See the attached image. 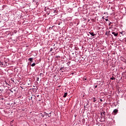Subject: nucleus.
Instances as JSON below:
<instances>
[{
  "label": "nucleus",
  "mask_w": 126,
  "mask_h": 126,
  "mask_svg": "<svg viewBox=\"0 0 126 126\" xmlns=\"http://www.w3.org/2000/svg\"><path fill=\"white\" fill-rule=\"evenodd\" d=\"M112 34H113V35H114V36H115V37H117V36L119 35V33H118V32H112Z\"/></svg>",
  "instance_id": "1"
},
{
  "label": "nucleus",
  "mask_w": 126,
  "mask_h": 126,
  "mask_svg": "<svg viewBox=\"0 0 126 126\" xmlns=\"http://www.w3.org/2000/svg\"><path fill=\"white\" fill-rule=\"evenodd\" d=\"M33 60H34V59L33 58H30L29 59V61H30V62H31V63H32V62H33Z\"/></svg>",
  "instance_id": "2"
},
{
  "label": "nucleus",
  "mask_w": 126,
  "mask_h": 126,
  "mask_svg": "<svg viewBox=\"0 0 126 126\" xmlns=\"http://www.w3.org/2000/svg\"><path fill=\"white\" fill-rule=\"evenodd\" d=\"M89 34H90V35H91V36H95V35H96V34H94V32H89Z\"/></svg>",
  "instance_id": "3"
},
{
  "label": "nucleus",
  "mask_w": 126,
  "mask_h": 126,
  "mask_svg": "<svg viewBox=\"0 0 126 126\" xmlns=\"http://www.w3.org/2000/svg\"><path fill=\"white\" fill-rule=\"evenodd\" d=\"M67 96V93H65L64 94V95H63V97H64V98H65V97H66Z\"/></svg>",
  "instance_id": "4"
},
{
  "label": "nucleus",
  "mask_w": 126,
  "mask_h": 126,
  "mask_svg": "<svg viewBox=\"0 0 126 126\" xmlns=\"http://www.w3.org/2000/svg\"><path fill=\"white\" fill-rule=\"evenodd\" d=\"M110 79L111 80H115L116 79V78L115 77H114V76H112L111 78H110Z\"/></svg>",
  "instance_id": "5"
},
{
  "label": "nucleus",
  "mask_w": 126,
  "mask_h": 126,
  "mask_svg": "<svg viewBox=\"0 0 126 126\" xmlns=\"http://www.w3.org/2000/svg\"><path fill=\"white\" fill-rule=\"evenodd\" d=\"M113 112H114V113H115V114H116V113H118V110L114 109Z\"/></svg>",
  "instance_id": "6"
},
{
  "label": "nucleus",
  "mask_w": 126,
  "mask_h": 126,
  "mask_svg": "<svg viewBox=\"0 0 126 126\" xmlns=\"http://www.w3.org/2000/svg\"><path fill=\"white\" fill-rule=\"evenodd\" d=\"M35 65H36V64L35 63H33L32 64L31 66H35Z\"/></svg>",
  "instance_id": "7"
},
{
  "label": "nucleus",
  "mask_w": 126,
  "mask_h": 126,
  "mask_svg": "<svg viewBox=\"0 0 126 126\" xmlns=\"http://www.w3.org/2000/svg\"><path fill=\"white\" fill-rule=\"evenodd\" d=\"M83 80L84 81H85L86 80H87V78H83Z\"/></svg>",
  "instance_id": "8"
},
{
  "label": "nucleus",
  "mask_w": 126,
  "mask_h": 126,
  "mask_svg": "<svg viewBox=\"0 0 126 126\" xmlns=\"http://www.w3.org/2000/svg\"><path fill=\"white\" fill-rule=\"evenodd\" d=\"M93 100H94V102H96V101L95 97H94Z\"/></svg>",
  "instance_id": "9"
},
{
  "label": "nucleus",
  "mask_w": 126,
  "mask_h": 126,
  "mask_svg": "<svg viewBox=\"0 0 126 126\" xmlns=\"http://www.w3.org/2000/svg\"><path fill=\"white\" fill-rule=\"evenodd\" d=\"M5 84H6V85H9L7 83V82H6V81H5Z\"/></svg>",
  "instance_id": "10"
},
{
  "label": "nucleus",
  "mask_w": 126,
  "mask_h": 126,
  "mask_svg": "<svg viewBox=\"0 0 126 126\" xmlns=\"http://www.w3.org/2000/svg\"><path fill=\"white\" fill-rule=\"evenodd\" d=\"M46 115H48V113H47L46 112H44V116Z\"/></svg>",
  "instance_id": "11"
},
{
  "label": "nucleus",
  "mask_w": 126,
  "mask_h": 126,
  "mask_svg": "<svg viewBox=\"0 0 126 126\" xmlns=\"http://www.w3.org/2000/svg\"><path fill=\"white\" fill-rule=\"evenodd\" d=\"M106 21H109V20L108 19H105Z\"/></svg>",
  "instance_id": "12"
},
{
  "label": "nucleus",
  "mask_w": 126,
  "mask_h": 126,
  "mask_svg": "<svg viewBox=\"0 0 126 126\" xmlns=\"http://www.w3.org/2000/svg\"><path fill=\"white\" fill-rule=\"evenodd\" d=\"M97 87H98V86H97V85L95 86V87H94L95 88H97Z\"/></svg>",
  "instance_id": "13"
},
{
  "label": "nucleus",
  "mask_w": 126,
  "mask_h": 126,
  "mask_svg": "<svg viewBox=\"0 0 126 126\" xmlns=\"http://www.w3.org/2000/svg\"><path fill=\"white\" fill-rule=\"evenodd\" d=\"M45 116V115H42L41 117H42L43 118H44V116Z\"/></svg>",
  "instance_id": "14"
},
{
  "label": "nucleus",
  "mask_w": 126,
  "mask_h": 126,
  "mask_svg": "<svg viewBox=\"0 0 126 126\" xmlns=\"http://www.w3.org/2000/svg\"><path fill=\"white\" fill-rule=\"evenodd\" d=\"M100 102H102L103 101V100H102V99H100Z\"/></svg>",
  "instance_id": "15"
},
{
  "label": "nucleus",
  "mask_w": 126,
  "mask_h": 126,
  "mask_svg": "<svg viewBox=\"0 0 126 126\" xmlns=\"http://www.w3.org/2000/svg\"><path fill=\"white\" fill-rule=\"evenodd\" d=\"M62 69H63V67H61V68H60V70H62Z\"/></svg>",
  "instance_id": "16"
},
{
  "label": "nucleus",
  "mask_w": 126,
  "mask_h": 126,
  "mask_svg": "<svg viewBox=\"0 0 126 126\" xmlns=\"http://www.w3.org/2000/svg\"><path fill=\"white\" fill-rule=\"evenodd\" d=\"M37 81H39V78H37Z\"/></svg>",
  "instance_id": "17"
},
{
  "label": "nucleus",
  "mask_w": 126,
  "mask_h": 126,
  "mask_svg": "<svg viewBox=\"0 0 126 126\" xmlns=\"http://www.w3.org/2000/svg\"><path fill=\"white\" fill-rule=\"evenodd\" d=\"M0 91H3V90L0 89Z\"/></svg>",
  "instance_id": "18"
},
{
  "label": "nucleus",
  "mask_w": 126,
  "mask_h": 126,
  "mask_svg": "<svg viewBox=\"0 0 126 126\" xmlns=\"http://www.w3.org/2000/svg\"><path fill=\"white\" fill-rule=\"evenodd\" d=\"M10 91H11V92H12H12H12V91H11V90H10Z\"/></svg>",
  "instance_id": "19"
},
{
  "label": "nucleus",
  "mask_w": 126,
  "mask_h": 126,
  "mask_svg": "<svg viewBox=\"0 0 126 126\" xmlns=\"http://www.w3.org/2000/svg\"><path fill=\"white\" fill-rule=\"evenodd\" d=\"M0 99L1 100H3V98H1Z\"/></svg>",
  "instance_id": "20"
},
{
  "label": "nucleus",
  "mask_w": 126,
  "mask_h": 126,
  "mask_svg": "<svg viewBox=\"0 0 126 126\" xmlns=\"http://www.w3.org/2000/svg\"><path fill=\"white\" fill-rule=\"evenodd\" d=\"M102 19H105V18H104V17H102Z\"/></svg>",
  "instance_id": "21"
},
{
  "label": "nucleus",
  "mask_w": 126,
  "mask_h": 126,
  "mask_svg": "<svg viewBox=\"0 0 126 126\" xmlns=\"http://www.w3.org/2000/svg\"><path fill=\"white\" fill-rule=\"evenodd\" d=\"M103 115H105V112H103Z\"/></svg>",
  "instance_id": "22"
},
{
  "label": "nucleus",
  "mask_w": 126,
  "mask_h": 126,
  "mask_svg": "<svg viewBox=\"0 0 126 126\" xmlns=\"http://www.w3.org/2000/svg\"><path fill=\"white\" fill-rule=\"evenodd\" d=\"M37 97H39V95H37Z\"/></svg>",
  "instance_id": "23"
},
{
  "label": "nucleus",
  "mask_w": 126,
  "mask_h": 126,
  "mask_svg": "<svg viewBox=\"0 0 126 126\" xmlns=\"http://www.w3.org/2000/svg\"><path fill=\"white\" fill-rule=\"evenodd\" d=\"M1 64H2V65H3V64H2V63H1Z\"/></svg>",
  "instance_id": "24"
},
{
  "label": "nucleus",
  "mask_w": 126,
  "mask_h": 126,
  "mask_svg": "<svg viewBox=\"0 0 126 126\" xmlns=\"http://www.w3.org/2000/svg\"><path fill=\"white\" fill-rule=\"evenodd\" d=\"M106 35H107V32L105 33Z\"/></svg>",
  "instance_id": "25"
},
{
  "label": "nucleus",
  "mask_w": 126,
  "mask_h": 126,
  "mask_svg": "<svg viewBox=\"0 0 126 126\" xmlns=\"http://www.w3.org/2000/svg\"><path fill=\"white\" fill-rule=\"evenodd\" d=\"M42 73H40V75H41Z\"/></svg>",
  "instance_id": "26"
},
{
  "label": "nucleus",
  "mask_w": 126,
  "mask_h": 126,
  "mask_svg": "<svg viewBox=\"0 0 126 126\" xmlns=\"http://www.w3.org/2000/svg\"><path fill=\"white\" fill-rule=\"evenodd\" d=\"M12 81H13V82H14V80H13Z\"/></svg>",
  "instance_id": "27"
},
{
  "label": "nucleus",
  "mask_w": 126,
  "mask_h": 126,
  "mask_svg": "<svg viewBox=\"0 0 126 126\" xmlns=\"http://www.w3.org/2000/svg\"><path fill=\"white\" fill-rule=\"evenodd\" d=\"M101 115H102V113H101Z\"/></svg>",
  "instance_id": "28"
}]
</instances>
